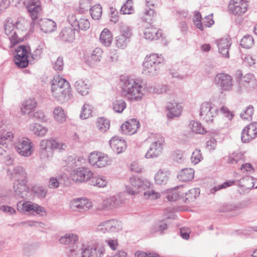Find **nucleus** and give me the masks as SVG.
<instances>
[{"label": "nucleus", "instance_id": "f257e3e1", "mask_svg": "<svg viewBox=\"0 0 257 257\" xmlns=\"http://www.w3.org/2000/svg\"><path fill=\"white\" fill-rule=\"evenodd\" d=\"M121 94L131 101H138L143 98L145 89L142 79L124 76L121 78Z\"/></svg>", "mask_w": 257, "mask_h": 257}, {"label": "nucleus", "instance_id": "f03ea898", "mask_svg": "<svg viewBox=\"0 0 257 257\" xmlns=\"http://www.w3.org/2000/svg\"><path fill=\"white\" fill-rule=\"evenodd\" d=\"M43 48L39 45L33 53H30L29 46L21 45L15 50L17 54L15 56V63L17 66L21 68L28 67L29 62L38 61L41 58Z\"/></svg>", "mask_w": 257, "mask_h": 257}, {"label": "nucleus", "instance_id": "7ed1b4c3", "mask_svg": "<svg viewBox=\"0 0 257 257\" xmlns=\"http://www.w3.org/2000/svg\"><path fill=\"white\" fill-rule=\"evenodd\" d=\"M51 92L54 98L60 103L69 99L70 85L64 78L57 77L52 81Z\"/></svg>", "mask_w": 257, "mask_h": 257}, {"label": "nucleus", "instance_id": "20e7f679", "mask_svg": "<svg viewBox=\"0 0 257 257\" xmlns=\"http://www.w3.org/2000/svg\"><path fill=\"white\" fill-rule=\"evenodd\" d=\"M219 112L224 114L230 120L233 117V115L227 107L223 106L219 110L215 105L209 102H204L202 103L200 106V115L206 122H212L213 117Z\"/></svg>", "mask_w": 257, "mask_h": 257}, {"label": "nucleus", "instance_id": "39448f33", "mask_svg": "<svg viewBox=\"0 0 257 257\" xmlns=\"http://www.w3.org/2000/svg\"><path fill=\"white\" fill-rule=\"evenodd\" d=\"M163 58L161 55L152 53L147 56L143 63V73L150 76L157 75L163 65Z\"/></svg>", "mask_w": 257, "mask_h": 257}, {"label": "nucleus", "instance_id": "423d86ee", "mask_svg": "<svg viewBox=\"0 0 257 257\" xmlns=\"http://www.w3.org/2000/svg\"><path fill=\"white\" fill-rule=\"evenodd\" d=\"M123 194H115L103 199L101 201H94V207L96 211L109 210L119 207L124 203L125 198Z\"/></svg>", "mask_w": 257, "mask_h": 257}, {"label": "nucleus", "instance_id": "0eeeda50", "mask_svg": "<svg viewBox=\"0 0 257 257\" xmlns=\"http://www.w3.org/2000/svg\"><path fill=\"white\" fill-rule=\"evenodd\" d=\"M40 158L44 160H48L52 157L55 149L64 150L65 144H59L55 140H43L40 143Z\"/></svg>", "mask_w": 257, "mask_h": 257}, {"label": "nucleus", "instance_id": "6e6552de", "mask_svg": "<svg viewBox=\"0 0 257 257\" xmlns=\"http://www.w3.org/2000/svg\"><path fill=\"white\" fill-rule=\"evenodd\" d=\"M89 162L95 168H102L110 165L111 160L106 154L101 152H93L89 156Z\"/></svg>", "mask_w": 257, "mask_h": 257}, {"label": "nucleus", "instance_id": "1a4fd4ad", "mask_svg": "<svg viewBox=\"0 0 257 257\" xmlns=\"http://www.w3.org/2000/svg\"><path fill=\"white\" fill-rule=\"evenodd\" d=\"M122 229L121 222L116 219H110L101 222L97 226L98 232L105 233L106 232H117Z\"/></svg>", "mask_w": 257, "mask_h": 257}, {"label": "nucleus", "instance_id": "9d476101", "mask_svg": "<svg viewBox=\"0 0 257 257\" xmlns=\"http://www.w3.org/2000/svg\"><path fill=\"white\" fill-rule=\"evenodd\" d=\"M234 199L233 204L227 205L224 209V211L237 210L247 206L251 202V199L248 198L246 194H237Z\"/></svg>", "mask_w": 257, "mask_h": 257}, {"label": "nucleus", "instance_id": "9b49d317", "mask_svg": "<svg viewBox=\"0 0 257 257\" xmlns=\"http://www.w3.org/2000/svg\"><path fill=\"white\" fill-rule=\"evenodd\" d=\"M232 79L228 74L221 73L217 74L214 77L215 84L223 91H229L232 87Z\"/></svg>", "mask_w": 257, "mask_h": 257}, {"label": "nucleus", "instance_id": "f8f14e48", "mask_svg": "<svg viewBox=\"0 0 257 257\" xmlns=\"http://www.w3.org/2000/svg\"><path fill=\"white\" fill-rule=\"evenodd\" d=\"M165 141L163 138L159 137L150 145V148L145 155L147 159L157 158L162 153Z\"/></svg>", "mask_w": 257, "mask_h": 257}, {"label": "nucleus", "instance_id": "ddd939ff", "mask_svg": "<svg viewBox=\"0 0 257 257\" xmlns=\"http://www.w3.org/2000/svg\"><path fill=\"white\" fill-rule=\"evenodd\" d=\"M93 173L88 168L80 167L74 169L71 173L72 180L76 182L88 181L92 177Z\"/></svg>", "mask_w": 257, "mask_h": 257}, {"label": "nucleus", "instance_id": "4468645a", "mask_svg": "<svg viewBox=\"0 0 257 257\" xmlns=\"http://www.w3.org/2000/svg\"><path fill=\"white\" fill-rule=\"evenodd\" d=\"M67 20L72 27L75 30L86 31L90 28V22L87 19L79 18L75 14H71L68 16Z\"/></svg>", "mask_w": 257, "mask_h": 257}, {"label": "nucleus", "instance_id": "2eb2a0df", "mask_svg": "<svg viewBox=\"0 0 257 257\" xmlns=\"http://www.w3.org/2000/svg\"><path fill=\"white\" fill-rule=\"evenodd\" d=\"M17 152L21 156H30L33 153L32 142L28 138H24L16 144Z\"/></svg>", "mask_w": 257, "mask_h": 257}, {"label": "nucleus", "instance_id": "dca6fc26", "mask_svg": "<svg viewBox=\"0 0 257 257\" xmlns=\"http://www.w3.org/2000/svg\"><path fill=\"white\" fill-rule=\"evenodd\" d=\"M130 182L132 186L140 190H145L147 189H149L145 193H158L153 189V185L151 184L150 181L146 179L142 180L138 176L131 177L130 178Z\"/></svg>", "mask_w": 257, "mask_h": 257}, {"label": "nucleus", "instance_id": "f3484780", "mask_svg": "<svg viewBox=\"0 0 257 257\" xmlns=\"http://www.w3.org/2000/svg\"><path fill=\"white\" fill-rule=\"evenodd\" d=\"M248 4L243 0H231L228 5L229 12L234 15L241 16L247 10Z\"/></svg>", "mask_w": 257, "mask_h": 257}, {"label": "nucleus", "instance_id": "a211bd4d", "mask_svg": "<svg viewBox=\"0 0 257 257\" xmlns=\"http://www.w3.org/2000/svg\"><path fill=\"white\" fill-rule=\"evenodd\" d=\"M92 206V202L86 198H75L70 203L71 208L74 211L79 212L86 211Z\"/></svg>", "mask_w": 257, "mask_h": 257}, {"label": "nucleus", "instance_id": "6ab92c4d", "mask_svg": "<svg viewBox=\"0 0 257 257\" xmlns=\"http://www.w3.org/2000/svg\"><path fill=\"white\" fill-rule=\"evenodd\" d=\"M30 16L32 19L37 18L38 15L41 12L42 7L40 0H26L24 2Z\"/></svg>", "mask_w": 257, "mask_h": 257}, {"label": "nucleus", "instance_id": "aec40b11", "mask_svg": "<svg viewBox=\"0 0 257 257\" xmlns=\"http://www.w3.org/2000/svg\"><path fill=\"white\" fill-rule=\"evenodd\" d=\"M242 74L239 72L237 74L236 78L239 85L241 87L254 88L257 86V82L254 76L251 73H248L242 77Z\"/></svg>", "mask_w": 257, "mask_h": 257}, {"label": "nucleus", "instance_id": "412c9836", "mask_svg": "<svg viewBox=\"0 0 257 257\" xmlns=\"http://www.w3.org/2000/svg\"><path fill=\"white\" fill-rule=\"evenodd\" d=\"M140 126V123L137 119L132 118L122 124L121 129L123 134L132 135L137 132Z\"/></svg>", "mask_w": 257, "mask_h": 257}, {"label": "nucleus", "instance_id": "4be33fe9", "mask_svg": "<svg viewBox=\"0 0 257 257\" xmlns=\"http://www.w3.org/2000/svg\"><path fill=\"white\" fill-rule=\"evenodd\" d=\"M109 145L113 151L118 154L123 152L127 147L126 141L118 136L113 137L110 140Z\"/></svg>", "mask_w": 257, "mask_h": 257}, {"label": "nucleus", "instance_id": "5701e85b", "mask_svg": "<svg viewBox=\"0 0 257 257\" xmlns=\"http://www.w3.org/2000/svg\"><path fill=\"white\" fill-rule=\"evenodd\" d=\"M22 210L24 212H29L31 214H36L40 215H44L46 211L44 207L40 206L37 204L32 203L31 202H26L22 204Z\"/></svg>", "mask_w": 257, "mask_h": 257}, {"label": "nucleus", "instance_id": "b1692460", "mask_svg": "<svg viewBox=\"0 0 257 257\" xmlns=\"http://www.w3.org/2000/svg\"><path fill=\"white\" fill-rule=\"evenodd\" d=\"M5 34L9 36V38L11 43L16 44L19 43L20 41L17 35V32L15 30V25L10 21H7L4 26Z\"/></svg>", "mask_w": 257, "mask_h": 257}, {"label": "nucleus", "instance_id": "393cba45", "mask_svg": "<svg viewBox=\"0 0 257 257\" xmlns=\"http://www.w3.org/2000/svg\"><path fill=\"white\" fill-rule=\"evenodd\" d=\"M216 44L218 47L219 53L223 57L228 58L229 57L228 50L231 44L230 39L229 38H222L217 40Z\"/></svg>", "mask_w": 257, "mask_h": 257}, {"label": "nucleus", "instance_id": "a878e982", "mask_svg": "<svg viewBox=\"0 0 257 257\" xmlns=\"http://www.w3.org/2000/svg\"><path fill=\"white\" fill-rule=\"evenodd\" d=\"M75 30L72 26L65 27L60 33L59 37L64 42H72L75 38Z\"/></svg>", "mask_w": 257, "mask_h": 257}, {"label": "nucleus", "instance_id": "bb28decb", "mask_svg": "<svg viewBox=\"0 0 257 257\" xmlns=\"http://www.w3.org/2000/svg\"><path fill=\"white\" fill-rule=\"evenodd\" d=\"M166 107L168 111L167 116L170 118L179 116L182 111V106L174 101L168 102Z\"/></svg>", "mask_w": 257, "mask_h": 257}, {"label": "nucleus", "instance_id": "cd10ccee", "mask_svg": "<svg viewBox=\"0 0 257 257\" xmlns=\"http://www.w3.org/2000/svg\"><path fill=\"white\" fill-rule=\"evenodd\" d=\"M162 35V32L161 30L156 28L146 26L144 32V38L150 41L157 40Z\"/></svg>", "mask_w": 257, "mask_h": 257}, {"label": "nucleus", "instance_id": "c85d7f7f", "mask_svg": "<svg viewBox=\"0 0 257 257\" xmlns=\"http://www.w3.org/2000/svg\"><path fill=\"white\" fill-rule=\"evenodd\" d=\"M146 3L148 10L145 11L144 20L151 25L155 18V11L153 8L155 6V0H146Z\"/></svg>", "mask_w": 257, "mask_h": 257}, {"label": "nucleus", "instance_id": "c756f323", "mask_svg": "<svg viewBox=\"0 0 257 257\" xmlns=\"http://www.w3.org/2000/svg\"><path fill=\"white\" fill-rule=\"evenodd\" d=\"M39 25L41 30L45 33H49L54 32L57 27L56 23L53 20L49 19L41 20Z\"/></svg>", "mask_w": 257, "mask_h": 257}, {"label": "nucleus", "instance_id": "7c9ffc66", "mask_svg": "<svg viewBox=\"0 0 257 257\" xmlns=\"http://www.w3.org/2000/svg\"><path fill=\"white\" fill-rule=\"evenodd\" d=\"M205 18L206 20H209V21H208L209 24H204V21L202 24L201 22L202 17L200 13L199 12H196L195 14L194 15V18L193 19V22L196 28L200 29L201 31H203L204 30L203 26H204L205 27H210V26L214 24V21L212 19L210 18L209 16H206Z\"/></svg>", "mask_w": 257, "mask_h": 257}, {"label": "nucleus", "instance_id": "2f4dec72", "mask_svg": "<svg viewBox=\"0 0 257 257\" xmlns=\"http://www.w3.org/2000/svg\"><path fill=\"white\" fill-rule=\"evenodd\" d=\"M79 240V236L75 233H68L61 236L59 239L60 243L64 245H72L76 244Z\"/></svg>", "mask_w": 257, "mask_h": 257}, {"label": "nucleus", "instance_id": "473e14b6", "mask_svg": "<svg viewBox=\"0 0 257 257\" xmlns=\"http://www.w3.org/2000/svg\"><path fill=\"white\" fill-rule=\"evenodd\" d=\"M74 87L79 94L85 96L88 94L89 85L86 80L79 79L74 84Z\"/></svg>", "mask_w": 257, "mask_h": 257}, {"label": "nucleus", "instance_id": "72a5a7b5", "mask_svg": "<svg viewBox=\"0 0 257 257\" xmlns=\"http://www.w3.org/2000/svg\"><path fill=\"white\" fill-rule=\"evenodd\" d=\"M112 36L110 31L107 28H105L101 32L99 40L101 43L107 47L110 46L112 41Z\"/></svg>", "mask_w": 257, "mask_h": 257}, {"label": "nucleus", "instance_id": "f704fd0d", "mask_svg": "<svg viewBox=\"0 0 257 257\" xmlns=\"http://www.w3.org/2000/svg\"><path fill=\"white\" fill-rule=\"evenodd\" d=\"M194 171L191 168L182 169L177 176V178L182 182H187L194 178Z\"/></svg>", "mask_w": 257, "mask_h": 257}, {"label": "nucleus", "instance_id": "c9c22d12", "mask_svg": "<svg viewBox=\"0 0 257 257\" xmlns=\"http://www.w3.org/2000/svg\"><path fill=\"white\" fill-rule=\"evenodd\" d=\"M11 175L16 181L27 179V174L22 166H18L14 167Z\"/></svg>", "mask_w": 257, "mask_h": 257}, {"label": "nucleus", "instance_id": "e433bc0d", "mask_svg": "<svg viewBox=\"0 0 257 257\" xmlns=\"http://www.w3.org/2000/svg\"><path fill=\"white\" fill-rule=\"evenodd\" d=\"M27 180L24 179L22 180H16L14 183V190L15 193H28L29 188L27 186Z\"/></svg>", "mask_w": 257, "mask_h": 257}, {"label": "nucleus", "instance_id": "4c0bfd02", "mask_svg": "<svg viewBox=\"0 0 257 257\" xmlns=\"http://www.w3.org/2000/svg\"><path fill=\"white\" fill-rule=\"evenodd\" d=\"M36 101L34 99L30 98L23 102L21 110L25 114H29L36 107Z\"/></svg>", "mask_w": 257, "mask_h": 257}, {"label": "nucleus", "instance_id": "58836bf2", "mask_svg": "<svg viewBox=\"0 0 257 257\" xmlns=\"http://www.w3.org/2000/svg\"><path fill=\"white\" fill-rule=\"evenodd\" d=\"M31 130L38 137H44L48 132V128L39 123H34L30 126Z\"/></svg>", "mask_w": 257, "mask_h": 257}, {"label": "nucleus", "instance_id": "ea45409f", "mask_svg": "<svg viewBox=\"0 0 257 257\" xmlns=\"http://www.w3.org/2000/svg\"><path fill=\"white\" fill-rule=\"evenodd\" d=\"M168 173L162 170H159L155 176V180L158 184L166 183L168 180Z\"/></svg>", "mask_w": 257, "mask_h": 257}, {"label": "nucleus", "instance_id": "a19ab883", "mask_svg": "<svg viewBox=\"0 0 257 257\" xmlns=\"http://www.w3.org/2000/svg\"><path fill=\"white\" fill-rule=\"evenodd\" d=\"M96 126L99 130L102 132H105L109 128L110 121L107 118L100 117L97 119Z\"/></svg>", "mask_w": 257, "mask_h": 257}, {"label": "nucleus", "instance_id": "79ce46f5", "mask_svg": "<svg viewBox=\"0 0 257 257\" xmlns=\"http://www.w3.org/2000/svg\"><path fill=\"white\" fill-rule=\"evenodd\" d=\"M167 224L166 223L160 221L155 223L151 227L150 231L152 233H155L160 232L162 234L164 230L167 229Z\"/></svg>", "mask_w": 257, "mask_h": 257}, {"label": "nucleus", "instance_id": "37998d69", "mask_svg": "<svg viewBox=\"0 0 257 257\" xmlns=\"http://www.w3.org/2000/svg\"><path fill=\"white\" fill-rule=\"evenodd\" d=\"M53 115L55 119L59 122L62 123L66 120V115L61 107H55L53 111Z\"/></svg>", "mask_w": 257, "mask_h": 257}, {"label": "nucleus", "instance_id": "c03bdc74", "mask_svg": "<svg viewBox=\"0 0 257 257\" xmlns=\"http://www.w3.org/2000/svg\"><path fill=\"white\" fill-rule=\"evenodd\" d=\"M92 107L88 103H84L82 107L80 117L82 119H85L92 115Z\"/></svg>", "mask_w": 257, "mask_h": 257}, {"label": "nucleus", "instance_id": "a18cd8bd", "mask_svg": "<svg viewBox=\"0 0 257 257\" xmlns=\"http://www.w3.org/2000/svg\"><path fill=\"white\" fill-rule=\"evenodd\" d=\"M90 13L92 18L94 20H99L102 15V7L100 5H96L90 9Z\"/></svg>", "mask_w": 257, "mask_h": 257}, {"label": "nucleus", "instance_id": "49530a36", "mask_svg": "<svg viewBox=\"0 0 257 257\" xmlns=\"http://www.w3.org/2000/svg\"><path fill=\"white\" fill-rule=\"evenodd\" d=\"M126 106L125 101L123 99L116 100L112 103L113 110L117 113H121Z\"/></svg>", "mask_w": 257, "mask_h": 257}, {"label": "nucleus", "instance_id": "de8ad7c7", "mask_svg": "<svg viewBox=\"0 0 257 257\" xmlns=\"http://www.w3.org/2000/svg\"><path fill=\"white\" fill-rule=\"evenodd\" d=\"M189 126L192 131L196 134H203L205 133V130L201 123L192 120L190 122Z\"/></svg>", "mask_w": 257, "mask_h": 257}, {"label": "nucleus", "instance_id": "09e8293b", "mask_svg": "<svg viewBox=\"0 0 257 257\" xmlns=\"http://www.w3.org/2000/svg\"><path fill=\"white\" fill-rule=\"evenodd\" d=\"M253 44V39L250 35L244 36L240 40V45L244 48H250Z\"/></svg>", "mask_w": 257, "mask_h": 257}, {"label": "nucleus", "instance_id": "8fccbe9b", "mask_svg": "<svg viewBox=\"0 0 257 257\" xmlns=\"http://www.w3.org/2000/svg\"><path fill=\"white\" fill-rule=\"evenodd\" d=\"M242 154L240 153H233L227 158V161L229 164H235L241 161Z\"/></svg>", "mask_w": 257, "mask_h": 257}, {"label": "nucleus", "instance_id": "3c124183", "mask_svg": "<svg viewBox=\"0 0 257 257\" xmlns=\"http://www.w3.org/2000/svg\"><path fill=\"white\" fill-rule=\"evenodd\" d=\"M133 3L132 0H127L125 4L121 6L120 10L121 14H131L133 13Z\"/></svg>", "mask_w": 257, "mask_h": 257}, {"label": "nucleus", "instance_id": "603ef678", "mask_svg": "<svg viewBox=\"0 0 257 257\" xmlns=\"http://www.w3.org/2000/svg\"><path fill=\"white\" fill-rule=\"evenodd\" d=\"M129 42V39L122 35H119L116 37L115 44L118 48H124Z\"/></svg>", "mask_w": 257, "mask_h": 257}, {"label": "nucleus", "instance_id": "864d4df0", "mask_svg": "<svg viewBox=\"0 0 257 257\" xmlns=\"http://www.w3.org/2000/svg\"><path fill=\"white\" fill-rule=\"evenodd\" d=\"M249 131L250 130L247 128V126L242 130L241 139L243 143L249 142L250 141L255 138V137L252 136V135L249 133Z\"/></svg>", "mask_w": 257, "mask_h": 257}, {"label": "nucleus", "instance_id": "5fc2aeb1", "mask_svg": "<svg viewBox=\"0 0 257 257\" xmlns=\"http://www.w3.org/2000/svg\"><path fill=\"white\" fill-rule=\"evenodd\" d=\"M106 183L105 179L102 177H92L91 180V184L98 187H104L106 186Z\"/></svg>", "mask_w": 257, "mask_h": 257}, {"label": "nucleus", "instance_id": "6e6d98bb", "mask_svg": "<svg viewBox=\"0 0 257 257\" xmlns=\"http://www.w3.org/2000/svg\"><path fill=\"white\" fill-rule=\"evenodd\" d=\"M254 111L253 107L251 105L248 106L244 112L240 113V117L243 119L250 120Z\"/></svg>", "mask_w": 257, "mask_h": 257}, {"label": "nucleus", "instance_id": "4d7b16f0", "mask_svg": "<svg viewBox=\"0 0 257 257\" xmlns=\"http://www.w3.org/2000/svg\"><path fill=\"white\" fill-rule=\"evenodd\" d=\"M14 137L12 132L0 133V145L4 146L6 144V141H11Z\"/></svg>", "mask_w": 257, "mask_h": 257}, {"label": "nucleus", "instance_id": "13d9d810", "mask_svg": "<svg viewBox=\"0 0 257 257\" xmlns=\"http://www.w3.org/2000/svg\"><path fill=\"white\" fill-rule=\"evenodd\" d=\"M120 35L130 39L132 35V32L130 28L126 25L121 23L120 25Z\"/></svg>", "mask_w": 257, "mask_h": 257}, {"label": "nucleus", "instance_id": "bf43d9fd", "mask_svg": "<svg viewBox=\"0 0 257 257\" xmlns=\"http://www.w3.org/2000/svg\"><path fill=\"white\" fill-rule=\"evenodd\" d=\"M203 159L201 153V151L199 149H196L192 154L191 157V162L196 165L199 163Z\"/></svg>", "mask_w": 257, "mask_h": 257}, {"label": "nucleus", "instance_id": "052dcab7", "mask_svg": "<svg viewBox=\"0 0 257 257\" xmlns=\"http://www.w3.org/2000/svg\"><path fill=\"white\" fill-rule=\"evenodd\" d=\"M91 4V0H81L80 2L79 13H83L87 11L90 7Z\"/></svg>", "mask_w": 257, "mask_h": 257}, {"label": "nucleus", "instance_id": "680f3d73", "mask_svg": "<svg viewBox=\"0 0 257 257\" xmlns=\"http://www.w3.org/2000/svg\"><path fill=\"white\" fill-rule=\"evenodd\" d=\"M103 51L99 48H96L92 52L91 58L95 61H99L102 58Z\"/></svg>", "mask_w": 257, "mask_h": 257}, {"label": "nucleus", "instance_id": "e2e57ef3", "mask_svg": "<svg viewBox=\"0 0 257 257\" xmlns=\"http://www.w3.org/2000/svg\"><path fill=\"white\" fill-rule=\"evenodd\" d=\"M104 242L113 250H116L118 245V240L116 238H106Z\"/></svg>", "mask_w": 257, "mask_h": 257}, {"label": "nucleus", "instance_id": "0e129e2a", "mask_svg": "<svg viewBox=\"0 0 257 257\" xmlns=\"http://www.w3.org/2000/svg\"><path fill=\"white\" fill-rule=\"evenodd\" d=\"M185 197H181L183 201L185 203H190L193 202L196 199L199 195H196V194H185Z\"/></svg>", "mask_w": 257, "mask_h": 257}, {"label": "nucleus", "instance_id": "69168bd1", "mask_svg": "<svg viewBox=\"0 0 257 257\" xmlns=\"http://www.w3.org/2000/svg\"><path fill=\"white\" fill-rule=\"evenodd\" d=\"M234 183V181L233 180H229L225 182H224L223 184L218 185L216 186H214L212 189V190L214 192L219 191V190L221 189L226 188V187H229L231 186Z\"/></svg>", "mask_w": 257, "mask_h": 257}, {"label": "nucleus", "instance_id": "338daca9", "mask_svg": "<svg viewBox=\"0 0 257 257\" xmlns=\"http://www.w3.org/2000/svg\"><path fill=\"white\" fill-rule=\"evenodd\" d=\"M136 257H161L158 254L154 252H144L137 251L135 253Z\"/></svg>", "mask_w": 257, "mask_h": 257}, {"label": "nucleus", "instance_id": "774afa93", "mask_svg": "<svg viewBox=\"0 0 257 257\" xmlns=\"http://www.w3.org/2000/svg\"><path fill=\"white\" fill-rule=\"evenodd\" d=\"M247 128L250 130V133L252 136L257 137V122H253L247 125Z\"/></svg>", "mask_w": 257, "mask_h": 257}]
</instances>
